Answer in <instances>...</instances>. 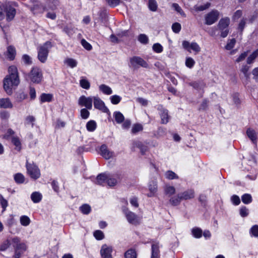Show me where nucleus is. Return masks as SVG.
<instances>
[{"label": "nucleus", "mask_w": 258, "mask_h": 258, "mask_svg": "<svg viewBox=\"0 0 258 258\" xmlns=\"http://www.w3.org/2000/svg\"><path fill=\"white\" fill-rule=\"evenodd\" d=\"M9 75H7L3 81L4 89L5 92L9 95L13 93L14 87L18 86L20 83V79L17 68L15 66H11L8 69Z\"/></svg>", "instance_id": "nucleus-1"}, {"label": "nucleus", "mask_w": 258, "mask_h": 258, "mask_svg": "<svg viewBox=\"0 0 258 258\" xmlns=\"http://www.w3.org/2000/svg\"><path fill=\"white\" fill-rule=\"evenodd\" d=\"M27 81L35 84H39L42 80L43 74L41 70L37 67L32 68L29 73L25 74Z\"/></svg>", "instance_id": "nucleus-2"}, {"label": "nucleus", "mask_w": 258, "mask_h": 258, "mask_svg": "<svg viewBox=\"0 0 258 258\" xmlns=\"http://www.w3.org/2000/svg\"><path fill=\"white\" fill-rule=\"evenodd\" d=\"M12 245L15 250L14 257L20 258L21 255L26 251V246L24 243L21 242L20 239L18 237L11 238Z\"/></svg>", "instance_id": "nucleus-3"}, {"label": "nucleus", "mask_w": 258, "mask_h": 258, "mask_svg": "<svg viewBox=\"0 0 258 258\" xmlns=\"http://www.w3.org/2000/svg\"><path fill=\"white\" fill-rule=\"evenodd\" d=\"M52 47L51 43L46 41L43 45L38 48V59L42 63L46 62L49 50Z\"/></svg>", "instance_id": "nucleus-4"}, {"label": "nucleus", "mask_w": 258, "mask_h": 258, "mask_svg": "<svg viewBox=\"0 0 258 258\" xmlns=\"http://www.w3.org/2000/svg\"><path fill=\"white\" fill-rule=\"evenodd\" d=\"M128 66L134 69H137L140 67L148 68L149 66L147 62L142 58L135 56L130 58Z\"/></svg>", "instance_id": "nucleus-5"}, {"label": "nucleus", "mask_w": 258, "mask_h": 258, "mask_svg": "<svg viewBox=\"0 0 258 258\" xmlns=\"http://www.w3.org/2000/svg\"><path fill=\"white\" fill-rule=\"evenodd\" d=\"M230 24V19L225 17L220 19L218 24V28L221 31V36L226 37L229 33L228 26Z\"/></svg>", "instance_id": "nucleus-6"}, {"label": "nucleus", "mask_w": 258, "mask_h": 258, "mask_svg": "<svg viewBox=\"0 0 258 258\" xmlns=\"http://www.w3.org/2000/svg\"><path fill=\"white\" fill-rule=\"evenodd\" d=\"M122 212L125 215L127 222L133 225H137L140 224V219L139 217L127 208L123 207Z\"/></svg>", "instance_id": "nucleus-7"}, {"label": "nucleus", "mask_w": 258, "mask_h": 258, "mask_svg": "<svg viewBox=\"0 0 258 258\" xmlns=\"http://www.w3.org/2000/svg\"><path fill=\"white\" fill-rule=\"evenodd\" d=\"M26 168L28 173L32 179L36 180L40 177V170L35 164L27 162Z\"/></svg>", "instance_id": "nucleus-8"}, {"label": "nucleus", "mask_w": 258, "mask_h": 258, "mask_svg": "<svg viewBox=\"0 0 258 258\" xmlns=\"http://www.w3.org/2000/svg\"><path fill=\"white\" fill-rule=\"evenodd\" d=\"M182 45L184 49L189 52L192 50L195 54H198L201 51V47L197 42L190 43L187 41L184 40L182 41Z\"/></svg>", "instance_id": "nucleus-9"}, {"label": "nucleus", "mask_w": 258, "mask_h": 258, "mask_svg": "<svg viewBox=\"0 0 258 258\" xmlns=\"http://www.w3.org/2000/svg\"><path fill=\"white\" fill-rule=\"evenodd\" d=\"M219 12L216 10H212L205 16V24L211 25L218 19Z\"/></svg>", "instance_id": "nucleus-10"}, {"label": "nucleus", "mask_w": 258, "mask_h": 258, "mask_svg": "<svg viewBox=\"0 0 258 258\" xmlns=\"http://www.w3.org/2000/svg\"><path fill=\"white\" fill-rule=\"evenodd\" d=\"M93 97H86L81 96L78 99V104L82 107H85L88 109H91L92 108Z\"/></svg>", "instance_id": "nucleus-11"}, {"label": "nucleus", "mask_w": 258, "mask_h": 258, "mask_svg": "<svg viewBox=\"0 0 258 258\" xmlns=\"http://www.w3.org/2000/svg\"><path fill=\"white\" fill-rule=\"evenodd\" d=\"M93 101L94 107L96 109L105 113L109 111V109L105 106L104 102L99 97L94 96Z\"/></svg>", "instance_id": "nucleus-12"}, {"label": "nucleus", "mask_w": 258, "mask_h": 258, "mask_svg": "<svg viewBox=\"0 0 258 258\" xmlns=\"http://www.w3.org/2000/svg\"><path fill=\"white\" fill-rule=\"evenodd\" d=\"M100 155L105 159L108 160L115 156L113 151L110 150L105 144L101 145L100 148Z\"/></svg>", "instance_id": "nucleus-13"}, {"label": "nucleus", "mask_w": 258, "mask_h": 258, "mask_svg": "<svg viewBox=\"0 0 258 258\" xmlns=\"http://www.w3.org/2000/svg\"><path fill=\"white\" fill-rule=\"evenodd\" d=\"M121 175L120 174H107V183L109 186H114L121 180Z\"/></svg>", "instance_id": "nucleus-14"}, {"label": "nucleus", "mask_w": 258, "mask_h": 258, "mask_svg": "<svg viewBox=\"0 0 258 258\" xmlns=\"http://www.w3.org/2000/svg\"><path fill=\"white\" fill-rule=\"evenodd\" d=\"M158 110L160 111V115L161 119V123L166 124L169 122V116L168 110L164 108L162 106L159 105Z\"/></svg>", "instance_id": "nucleus-15"}, {"label": "nucleus", "mask_w": 258, "mask_h": 258, "mask_svg": "<svg viewBox=\"0 0 258 258\" xmlns=\"http://www.w3.org/2000/svg\"><path fill=\"white\" fill-rule=\"evenodd\" d=\"M112 248L106 244L102 246L100 250V254L103 258H112L111 255Z\"/></svg>", "instance_id": "nucleus-16"}, {"label": "nucleus", "mask_w": 258, "mask_h": 258, "mask_svg": "<svg viewBox=\"0 0 258 258\" xmlns=\"http://www.w3.org/2000/svg\"><path fill=\"white\" fill-rule=\"evenodd\" d=\"M7 20L8 21L13 20L16 15V10L10 5H7L5 8Z\"/></svg>", "instance_id": "nucleus-17"}, {"label": "nucleus", "mask_w": 258, "mask_h": 258, "mask_svg": "<svg viewBox=\"0 0 258 258\" xmlns=\"http://www.w3.org/2000/svg\"><path fill=\"white\" fill-rule=\"evenodd\" d=\"M148 188L150 192L147 194L148 197H153L157 191V184L155 180H152L149 182Z\"/></svg>", "instance_id": "nucleus-18"}, {"label": "nucleus", "mask_w": 258, "mask_h": 258, "mask_svg": "<svg viewBox=\"0 0 258 258\" xmlns=\"http://www.w3.org/2000/svg\"><path fill=\"white\" fill-rule=\"evenodd\" d=\"M151 258H160L159 247L157 243H153L152 244Z\"/></svg>", "instance_id": "nucleus-19"}, {"label": "nucleus", "mask_w": 258, "mask_h": 258, "mask_svg": "<svg viewBox=\"0 0 258 258\" xmlns=\"http://www.w3.org/2000/svg\"><path fill=\"white\" fill-rule=\"evenodd\" d=\"M182 200L191 199L195 197V192L192 189H188L181 194H179Z\"/></svg>", "instance_id": "nucleus-20"}, {"label": "nucleus", "mask_w": 258, "mask_h": 258, "mask_svg": "<svg viewBox=\"0 0 258 258\" xmlns=\"http://www.w3.org/2000/svg\"><path fill=\"white\" fill-rule=\"evenodd\" d=\"M246 134L249 139L254 145H256L257 136L256 132L251 128H248L246 131Z\"/></svg>", "instance_id": "nucleus-21"}, {"label": "nucleus", "mask_w": 258, "mask_h": 258, "mask_svg": "<svg viewBox=\"0 0 258 258\" xmlns=\"http://www.w3.org/2000/svg\"><path fill=\"white\" fill-rule=\"evenodd\" d=\"M13 104L8 98L0 99V108H12Z\"/></svg>", "instance_id": "nucleus-22"}, {"label": "nucleus", "mask_w": 258, "mask_h": 258, "mask_svg": "<svg viewBox=\"0 0 258 258\" xmlns=\"http://www.w3.org/2000/svg\"><path fill=\"white\" fill-rule=\"evenodd\" d=\"M6 53L8 58L10 60H13L15 59L16 54V51L15 48L14 46L12 45L9 46L7 47Z\"/></svg>", "instance_id": "nucleus-23"}, {"label": "nucleus", "mask_w": 258, "mask_h": 258, "mask_svg": "<svg viewBox=\"0 0 258 258\" xmlns=\"http://www.w3.org/2000/svg\"><path fill=\"white\" fill-rule=\"evenodd\" d=\"M133 146L140 149L142 154H144L148 150L147 146L143 144L140 141H135L133 142Z\"/></svg>", "instance_id": "nucleus-24"}, {"label": "nucleus", "mask_w": 258, "mask_h": 258, "mask_svg": "<svg viewBox=\"0 0 258 258\" xmlns=\"http://www.w3.org/2000/svg\"><path fill=\"white\" fill-rule=\"evenodd\" d=\"M42 198V196L41 193L35 191L33 192L31 195V199L33 203H39Z\"/></svg>", "instance_id": "nucleus-25"}, {"label": "nucleus", "mask_w": 258, "mask_h": 258, "mask_svg": "<svg viewBox=\"0 0 258 258\" xmlns=\"http://www.w3.org/2000/svg\"><path fill=\"white\" fill-rule=\"evenodd\" d=\"M107 174L101 173L99 174L96 178V182L98 184L102 185L104 183H107Z\"/></svg>", "instance_id": "nucleus-26"}, {"label": "nucleus", "mask_w": 258, "mask_h": 258, "mask_svg": "<svg viewBox=\"0 0 258 258\" xmlns=\"http://www.w3.org/2000/svg\"><path fill=\"white\" fill-rule=\"evenodd\" d=\"M210 6V3H207L204 5H195L192 8V10L196 12H199L201 11H203L205 10L208 9Z\"/></svg>", "instance_id": "nucleus-27"}, {"label": "nucleus", "mask_w": 258, "mask_h": 258, "mask_svg": "<svg viewBox=\"0 0 258 258\" xmlns=\"http://www.w3.org/2000/svg\"><path fill=\"white\" fill-rule=\"evenodd\" d=\"M113 116L115 118L116 122L120 124L124 120L123 115L119 111H115L113 113Z\"/></svg>", "instance_id": "nucleus-28"}, {"label": "nucleus", "mask_w": 258, "mask_h": 258, "mask_svg": "<svg viewBox=\"0 0 258 258\" xmlns=\"http://www.w3.org/2000/svg\"><path fill=\"white\" fill-rule=\"evenodd\" d=\"M99 90L102 92L104 94L110 95L112 93L111 88L105 84H102L99 87Z\"/></svg>", "instance_id": "nucleus-29"}, {"label": "nucleus", "mask_w": 258, "mask_h": 258, "mask_svg": "<svg viewBox=\"0 0 258 258\" xmlns=\"http://www.w3.org/2000/svg\"><path fill=\"white\" fill-rule=\"evenodd\" d=\"M258 56V49L254 50L249 56H248L246 62L248 64L252 63L255 58Z\"/></svg>", "instance_id": "nucleus-30"}, {"label": "nucleus", "mask_w": 258, "mask_h": 258, "mask_svg": "<svg viewBox=\"0 0 258 258\" xmlns=\"http://www.w3.org/2000/svg\"><path fill=\"white\" fill-rule=\"evenodd\" d=\"M180 197V194H179L176 196L171 198L169 200L170 204L174 206L178 205L182 200Z\"/></svg>", "instance_id": "nucleus-31"}, {"label": "nucleus", "mask_w": 258, "mask_h": 258, "mask_svg": "<svg viewBox=\"0 0 258 258\" xmlns=\"http://www.w3.org/2000/svg\"><path fill=\"white\" fill-rule=\"evenodd\" d=\"M165 194L168 197L174 195L175 192V188L173 186L166 185L164 187Z\"/></svg>", "instance_id": "nucleus-32"}, {"label": "nucleus", "mask_w": 258, "mask_h": 258, "mask_svg": "<svg viewBox=\"0 0 258 258\" xmlns=\"http://www.w3.org/2000/svg\"><path fill=\"white\" fill-rule=\"evenodd\" d=\"M12 143L15 146V150L20 152L21 150V143L18 137H14L12 138Z\"/></svg>", "instance_id": "nucleus-33"}, {"label": "nucleus", "mask_w": 258, "mask_h": 258, "mask_svg": "<svg viewBox=\"0 0 258 258\" xmlns=\"http://www.w3.org/2000/svg\"><path fill=\"white\" fill-rule=\"evenodd\" d=\"M96 127L97 124L94 120H91L89 121L86 124V128L89 132L94 131L96 130Z\"/></svg>", "instance_id": "nucleus-34"}, {"label": "nucleus", "mask_w": 258, "mask_h": 258, "mask_svg": "<svg viewBox=\"0 0 258 258\" xmlns=\"http://www.w3.org/2000/svg\"><path fill=\"white\" fill-rule=\"evenodd\" d=\"M14 180L17 184L23 183L25 181L24 176L20 173H16L14 176Z\"/></svg>", "instance_id": "nucleus-35"}, {"label": "nucleus", "mask_w": 258, "mask_h": 258, "mask_svg": "<svg viewBox=\"0 0 258 258\" xmlns=\"http://www.w3.org/2000/svg\"><path fill=\"white\" fill-rule=\"evenodd\" d=\"M11 245H12L11 239L5 240L0 245V250L2 251L6 250Z\"/></svg>", "instance_id": "nucleus-36"}, {"label": "nucleus", "mask_w": 258, "mask_h": 258, "mask_svg": "<svg viewBox=\"0 0 258 258\" xmlns=\"http://www.w3.org/2000/svg\"><path fill=\"white\" fill-rule=\"evenodd\" d=\"M148 8L152 12L156 11L158 8L156 1L155 0H149Z\"/></svg>", "instance_id": "nucleus-37"}, {"label": "nucleus", "mask_w": 258, "mask_h": 258, "mask_svg": "<svg viewBox=\"0 0 258 258\" xmlns=\"http://www.w3.org/2000/svg\"><path fill=\"white\" fill-rule=\"evenodd\" d=\"M52 95L50 94L43 93L40 96L41 102H50L52 100Z\"/></svg>", "instance_id": "nucleus-38"}, {"label": "nucleus", "mask_w": 258, "mask_h": 258, "mask_svg": "<svg viewBox=\"0 0 258 258\" xmlns=\"http://www.w3.org/2000/svg\"><path fill=\"white\" fill-rule=\"evenodd\" d=\"M242 202L245 204H249L252 202V197L250 194H245L241 197Z\"/></svg>", "instance_id": "nucleus-39"}, {"label": "nucleus", "mask_w": 258, "mask_h": 258, "mask_svg": "<svg viewBox=\"0 0 258 258\" xmlns=\"http://www.w3.org/2000/svg\"><path fill=\"white\" fill-rule=\"evenodd\" d=\"M20 223L24 226H27L30 223V219L27 216H22L20 219Z\"/></svg>", "instance_id": "nucleus-40"}, {"label": "nucleus", "mask_w": 258, "mask_h": 258, "mask_svg": "<svg viewBox=\"0 0 258 258\" xmlns=\"http://www.w3.org/2000/svg\"><path fill=\"white\" fill-rule=\"evenodd\" d=\"M91 209V207L88 204H84L80 208L82 213L86 215H88L90 213Z\"/></svg>", "instance_id": "nucleus-41"}, {"label": "nucleus", "mask_w": 258, "mask_h": 258, "mask_svg": "<svg viewBox=\"0 0 258 258\" xmlns=\"http://www.w3.org/2000/svg\"><path fill=\"white\" fill-rule=\"evenodd\" d=\"M192 233L195 238H199L202 237L203 231L199 228H195L192 229Z\"/></svg>", "instance_id": "nucleus-42"}, {"label": "nucleus", "mask_w": 258, "mask_h": 258, "mask_svg": "<svg viewBox=\"0 0 258 258\" xmlns=\"http://www.w3.org/2000/svg\"><path fill=\"white\" fill-rule=\"evenodd\" d=\"M136 252L134 249H130L124 253L125 258H136Z\"/></svg>", "instance_id": "nucleus-43"}, {"label": "nucleus", "mask_w": 258, "mask_h": 258, "mask_svg": "<svg viewBox=\"0 0 258 258\" xmlns=\"http://www.w3.org/2000/svg\"><path fill=\"white\" fill-rule=\"evenodd\" d=\"M64 63L72 68L76 67L77 65V61L73 58H69L64 60Z\"/></svg>", "instance_id": "nucleus-44"}, {"label": "nucleus", "mask_w": 258, "mask_h": 258, "mask_svg": "<svg viewBox=\"0 0 258 258\" xmlns=\"http://www.w3.org/2000/svg\"><path fill=\"white\" fill-rule=\"evenodd\" d=\"M143 129L142 125L141 124L137 123L133 125L132 129V133L136 134L137 133L142 131Z\"/></svg>", "instance_id": "nucleus-45"}, {"label": "nucleus", "mask_w": 258, "mask_h": 258, "mask_svg": "<svg viewBox=\"0 0 258 258\" xmlns=\"http://www.w3.org/2000/svg\"><path fill=\"white\" fill-rule=\"evenodd\" d=\"M27 97V95L23 92H18L16 94V99L17 102H21L25 99Z\"/></svg>", "instance_id": "nucleus-46"}, {"label": "nucleus", "mask_w": 258, "mask_h": 258, "mask_svg": "<svg viewBox=\"0 0 258 258\" xmlns=\"http://www.w3.org/2000/svg\"><path fill=\"white\" fill-rule=\"evenodd\" d=\"M166 178L168 179H173L178 178V176L172 171L168 170L165 174Z\"/></svg>", "instance_id": "nucleus-47"}, {"label": "nucleus", "mask_w": 258, "mask_h": 258, "mask_svg": "<svg viewBox=\"0 0 258 258\" xmlns=\"http://www.w3.org/2000/svg\"><path fill=\"white\" fill-rule=\"evenodd\" d=\"M0 204L3 208V212L5 211L8 206V202L1 194H0Z\"/></svg>", "instance_id": "nucleus-48"}, {"label": "nucleus", "mask_w": 258, "mask_h": 258, "mask_svg": "<svg viewBox=\"0 0 258 258\" xmlns=\"http://www.w3.org/2000/svg\"><path fill=\"white\" fill-rule=\"evenodd\" d=\"M172 7L174 9V10L179 13L182 16L185 17L186 14L183 11L181 8L176 3H173L172 4Z\"/></svg>", "instance_id": "nucleus-49"}, {"label": "nucleus", "mask_w": 258, "mask_h": 258, "mask_svg": "<svg viewBox=\"0 0 258 258\" xmlns=\"http://www.w3.org/2000/svg\"><path fill=\"white\" fill-rule=\"evenodd\" d=\"M80 84L81 87L85 89H89L90 87V83L85 79H82L80 81Z\"/></svg>", "instance_id": "nucleus-50"}, {"label": "nucleus", "mask_w": 258, "mask_h": 258, "mask_svg": "<svg viewBox=\"0 0 258 258\" xmlns=\"http://www.w3.org/2000/svg\"><path fill=\"white\" fill-rule=\"evenodd\" d=\"M110 99L111 102L113 104L116 105V104H118L120 102V101L121 100V97L118 95H114L111 96L110 97Z\"/></svg>", "instance_id": "nucleus-51"}, {"label": "nucleus", "mask_w": 258, "mask_h": 258, "mask_svg": "<svg viewBox=\"0 0 258 258\" xmlns=\"http://www.w3.org/2000/svg\"><path fill=\"white\" fill-rule=\"evenodd\" d=\"M235 43L236 40L234 38H232L228 41L227 44L225 46V48L227 50H231L234 47Z\"/></svg>", "instance_id": "nucleus-52"}, {"label": "nucleus", "mask_w": 258, "mask_h": 258, "mask_svg": "<svg viewBox=\"0 0 258 258\" xmlns=\"http://www.w3.org/2000/svg\"><path fill=\"white\" fill-rule=\"evenodd\" d=\"M94 236L96 239L99 240L103 239L104 237L103 232L99 230L94 231Z\"/></svg>", "instance_id": "nucleus-53"}, {"label": "nucleus", "mask_w": 258, "mask_h": 258, "mask_svg": "<svg viewBox=\"0 0 258 258\" xmlns=\"http://www.w3.org/2000/svg\"><path fill=\"white\" fill-rule=\"evenodd\" d=\"M153 50L157 53H161L163 51V48L162 46L158 43H155L152 47Z\"/></svg>", "instance_id": "nucleus-54"}, {"label": "nucleus", "mask_w": 258, "mask_h": 258, "mask_svg": "<svg viewBox=\"0 0 258 258\" xmlns=\"http://www.w3.org/2000/svg\"><path fill=\"white\" fill-rule=\"evenodd\" d=\"M139 41L143 44H146L148 43L149 39L147 35L144 34H140L138 37Z\"/></svg>", "instance_id": "nucleus-55"}, {"label": "nucleus", "mask_w": 258, "mask_h": 258, "mask_svg": "<svg viewBox=\"0 0 258 258\" xmlns=\"http://www.w3.org/2000/svg\"><path fill=\"white\" fill-rule=\"evenodd\" d=\"M80 114L81 116L83 119H87L90 115V112L87 108L82 109L80 111Z\"/></svg>", "instance_id": "nucleus-56"}, {"label": "nucleus", "mask_w": 258, "mask_h": 258, "mask_svg": "<svg viewBox=\"0 0 258 258\" xmlns=\"http://www.w3.org/2000/svg\"><path fill=\"white\" fill-rule=\"evenodd\" d=\"M248 51H244L241 53L239 56L236 58L235 61L236 62H240L244 60L245 58L247 56Z\"/></svg>", "instance_id": "nucleus-57"}, {"label": "nucleus", "mask_w": 258, "mask_h": 258, "mask_svg": "<svg viewBox=\"0 0 258 258\" xmlns=\"http://www.w3.org/2000/svg\"><path fill=\"white\" fill-rule=\"evenodd\" d=\"M106 3L111 7H115L119 5L120 0H105Z\"/></svg>", "instance_id": "nucleus-58"}, {"label": "nucleus", "mask_w": 258, "mask_h": 258, "mask_svg": "<svg viewBox=\"0 0 258 258\" xmlns=\"http://www.w3.org/2000/svg\"><path fill=\"white\" fill-rule=\"evenodd\" d=\"M195 64V61L191 57H187L185 60V65L189 68H192Z\"/></svg>", "instance_id": "nucleus-59"}, {"label": "nucleus", "mask_w": 258, "mask_h": 258, "mask_svg": "<svg viewBox=\"0 0 258 258\" xmlns=\"http://www.w3.org/2000/svg\"><path fill=\"white\" fill-rule=\"evenodd\" d=\"M249 69V67L247 64H243L242 66L240 71L244 74L246 78L249 77L248 71Z\"/></svg>", "instance_id": "nucleus-60"}, {"label": "nucleus", "mask_w": 258, "mask_h": 258, "mask_svg": "<svg viewBox=\"0 0 258 258\" xmlns=\"http://www.w3.org/2000/svg\"><path fill=\"white\" fill-rule=\"evenodd\" d=\"M22 59L26 64L30 65L32 63V58L27 54H24L22 56Z\"/></svg>", "instance_id": "nucleus-61"}, {"label": "nucleus", "mask_w": 258, "mask_h": 258, "mask_svg": "<svg viewBox=\"0 0 258 258\" xmlns=\"http://www.w3.org/2000/svg\"><path fill=\"white\" fill-rule=\"evenodd\" d=\"M208 103H209V101L207 99H204L200 106L199 110H206L208 107Z\"/></svg>", "instance_id": "nucleus-62"}, {"label": "nucleus", "mask_w": 258, "mask_h": 258, "mask_svg": "<svg viewBox=\"0 0 258 258\" xmlns=\"http://www.w3.org/2000/svg\"><path fill=\"white\" fill-rule=\"evenodd\" d=\"M172 29L175 33H178L181 30V25L178 23H175L172 24Z\"/></svg>", "instance_id": "nucleus-63"}, {"label": "nucleus", "mask_w": 258, "mask_h": 258, "mask_svg": "<svg viewBox=\"0 0 258 258\" xmlns=\"http://www.w3.org/2000/svg\"><path fill=\"white\" fill-rule=\"evenodd\" d=\"M250 232L254 237H258V225L253 226L250 230Z\"/></svg>", "instance_id": "nucleus-64"}]
</instances>
